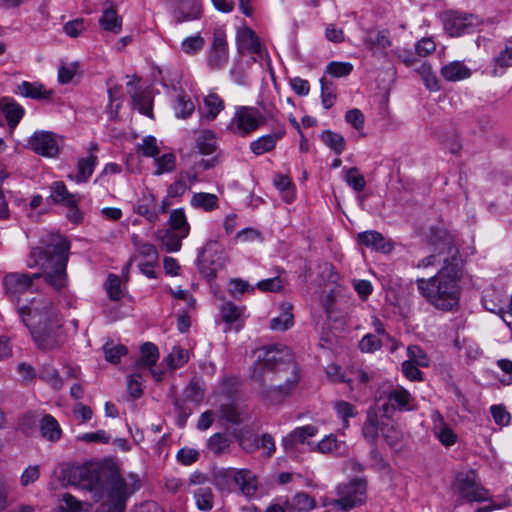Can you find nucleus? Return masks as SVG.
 I'll return each mask as SVG.
<instances>
[{
  "instance_id": "f257e3e1",
  "label": "nucleus",
  "mask_w": 512,
  "mask_h": 512,
  "mask_svg": "<svg viewBox=\"0 0 512 512\" xmlns=\"http://www.w3.org/2000/svg\"><path fill=\"white\" fill-rule=\"evenodd\" d=\"M69 250V240L60 234L51 233L46 239H42L41 246L31 249L28 267L39 266L43 272L6 274L3 278V287L8 299L14 302L18 309L29 305L33 298H29V295L39 289V280L42 278L57 291L66 287Z\"/></svg>"
},
{
  "instance_id": "f03ea898",
  "label": "nucleus",
  "mask_w": 512,
  "mask_h": 512,
  "mask_svg": "<svg viewBox=\"0 0 512 512\" xmlns=\"http://www.w3.org/2000/svg\"><path fill=\"white\" fill-rule=\"evenodd\" d=\"M79 477L78 486L91 493L95 502H100L96 512H124L127 499L141 488L136 473L123 478L120 473L108 467H82L75 471Z\"/></svg>"
},
{
  "instance_id": "7ed1b4c3",
  "label": "nucleus",
  "mask_w": 512,
  "mask_h": 512,
  "mask_svg": "<svg viewBox=\"0 0 512 512\" xmlns=\"http://www.w3.org/2000/svg\"><path fill=\"white\" fill-rule=\"evenodd\" d=\"M251 378L262 387L263 395L278 403L297 386V367L286 348L263 347L254 351Z\"/></svg>"
},
{
  "instance_id": "20e7f679",
  "label": "nucleus",
  "mask_w": 512,
  "mask_h": 512,
  "mask_svg": "<svg viewBox=\"0 0 512 512\" xmlns=\"http://www.w3.org/2000/svg\"><path fill=\"white\" fill-rule=\"evenodd\" d=\"M462 259L457 247H449L448 256L443 258L439 271L429 278H418L419 294L433 308L440 312L457 311L462 293Z\"/></svg>"
},
{
  "instance_id": "39448f33",
  "label": "nucleus",
  "mask_w": 512,
  "mask_h": 512,
  "mask_svg": "<svg viewBox=\"0 0 512 512\" xmlns=\"http://www.w3.org/2000/svg\"><path fill=\"white\" fill-rule=\"evenodd\" d=\"M19 315L40 349L50 351L62 345V317L50 299L33 296L29 305L19 308Z\"/></svg>"
},
{
  "instance_id": "423d86ee",
  "label": "nucleus",
  "mask_w": 512,
  "mask_h": 512,
  "mask_svg": "<svg viewBox=\"0 0 512 512\" xmlns=\"http://www.w3.org/2000/svg\"><path fill=\"white\" fill-rule=\"evenodd\" d=\"M263 112L254 106H237L228 124L235 135L246 137L265 124L267 119H275L277 110L272 105H261Z\"/></svg>"
},
{
  "instance_id": "0eeeda50",
  "label": "nucleus",
  "mask_w": 512,
  "mask_h": 512,
  "mask_svg": "<svg viewBox=\"0 0 512 512\" xmlns=\"http://www.w3.org/2000/svg\"><path fill=\"white\" fill-rule=\"evenodd\" d=\"M450 489L456 497L455 507L465 502H483L488 498L487 490L476 480L473 473H458Z\"/></svg>"
},
{
  "instance_id": "6e6552de",
  "label": "nucleus",
  "mask_w": 512,
  "mask_h": 512,
  "mask_svg": "<svg viewBox=\"0 0 512 512\" xmlns=\"http://www.w3.org/2000/svg\"><path fill=\"white\" fill-rule=\"evenodd\" d=\"M232 480L246 497H254L258 490V479L255 473L249 469L225 468L215 475V484L223 489L224 481Z\"/></svg>"
},
{
  "instance_id": "1a4fd4ad",
  "label": "nucleus",
  "mask_w": 512,
  "mask_h": 512,
  "mask_svg": "<svg viewBox=\"0 0 512 512\" xmlns=\"http://www.w3.org/2000/svg\"><path fill=\"white\" fill-rule=\"evenodd\" d=\"M440 17L444 31L450 37H460L464 34L473 33L481 24L478 16L454 10L445 11Z\"/></svg>"
},
{
  "instance_id": "9d476101",
  "label": "nucleus",
  "mask_w": 512,
  "mask_h": 512,
  "mask_svg": "<svg viewBox=\"0 0 512 512\" xmlns=\"http://www.w3.org/2000/svg\"><path fill=\"white\" fill-rule=\"evenodd\" d=\"M366 489L367 485L364 479H356L341 485L337 489L338 498L333 500L331 505L342 512H347L365 501Z\"/></svg>"
},
{
  "instance_id": "9b49d317",
  "label": "nucleus",
  "mask_w": 512,
  "mask_h": 512,
  "mask_svg": "<svg viewBox=\"0 0 512 512\" xmlns=\"http://www.w3.org/2000/svg\"><path fill=\"white\" fill-rule=\"evenodd\" d=\"M216 246V242L207 243L198 256L199 271L208 280L214 279L218 270L224 267L223 253L214 249Z\"/></svg>"
},
{
  "instance_id": "f8f14e48",
  "label": "nucleus",
  "mask_w": 512,
  "mask_h": 512,
  "mask_svg": "<svg viewBox=\"0 0 512 512\" xmlns=\"http://www.w3.org/2000/svg\"><path fill=\"white\" fill-rule=\"evenodd\" d=\"M27 146L38 155L54 158L59 153V138L49 131H35L28 139Z\"/></svg>"
},
{
  "instance_id": "ddd939ff",
  "label": "nucleus",
  "mask_w": 512,
  "mask_h": 512,
  "mask_svg": "<svg viewBox=\"0 0 512 512\" xmlns=\"http://www.w3.org/2000/svg\"><path fill=\"white\" fill-rule=\"evenodd\" d=\"M415 407L416 401L411 393L402 386H396L387 392V401L383 404L382 409L384 413L407 412L414 410Z\"/></svg>"
},
{
  "instance_id": "4468645a",
  "label": "nucleus",
  "mask_w": 512,
  "mask_h": 512,
  "mask_svg": "<svg viewBox=\"0 0 512 512\" xmlns=\"http://www.w3.org/2000/svg\"><path fill=\"white\" fill-rule=\"evenodd\" d=\"M245 307H240L233 302L226 301L220 307L221 320L225 323L226 327L224 332L227 333L231 330L236 332L244 327L245 323Z\"/></svg>"
},
{
  "instance_id": "2eb2a0df",
  "label": "nucleus",
  "mask_w": 512,
  "mask_h": 512,
  "mask_svg": "<svg viewBox=\"0 0 512 512\" xmlns=\"http://www.w3.org/2000/svg\"><path fill=\"white\" fill-rule=\"evenodd\" d=\"M228 45L224 34L216 32L207 56V63L211 69L224 68L228 62Z\"/></svg>"
},
{
  "instance_id": "dca6fc26",
  "label": "nucleus",
  "mask_w": 512,
  "mask_h": 512,
  "mask_svg": "<svg viewBox=\"0 0 512 512\" xmlns=\"http://www.w3.org/2000/svg\"><path fill=\"white\" fill-rule=\"evenodd\" d=\"M236 42L240 53H252L260 58H263L266 53L259 37L249 27H242L237 30Z\"/></svg>"
},
{
  "instance_id": "f3484780",
  "label": "nucleus",
  "mask_w": 512,
  "mask_h": 512,
  "mask_svg": "<svg viewBox=\"0 0 512 512\" xmlns=\"http://www.w3.org/2000/svg\"><path fill=\"white\" fill-rule=\"evenodd\" d=\"M134 211L138 215L144 217L146 221L151 224H154L159 220L156 197L148 189L142 191V195L138 199L137 204L134 207Z\"/></svg>"
},
{
  "instance_id": "a211bd4d",
  "label": "nucleus",
  "mask_w": 512,
  "mask_h": 512,
  "mask_svg": "<svg viewBox=\"0 0 512 512\" xmlns=\"http://www.w3.org/2000/svg\"><path fill=\"white\" fill-rule=\"evenodd\" d=\"M49 189L50 196L48 199L56 205L74 206L79 204L82 199L81 195L69 192L63 181L53 182Z\"/></svg>"
},
{
  "instance_id": "6ab92c4d",
  "label": "nucleus",
  "mask_w": 512,
  "mask_h": 512,
  "mask_svg": "<svg viewBox=\"0 0 512 512\" xmlns=\"http://www.w3.org/2000/svg\"><path fill=\"white\" fill-rule=\"evenodd\" d=\"M285 129L279 128L272 133L263 135L249 144V148L256 156L273 151L277 143L284 137Z\"/></svg>"
},
{
  "instance_id": "aec40b11",
  "label": "nucleus",
  "mask_w": 512,
  "mask_h": 512,
  "mask_svg": "<svg viewBox=\"0 0 512 512\" xmlns=\"http://www.w3.org/2000/svg\"><path fill=\"white\" fill-rule=\"evenodd\" d=\"M203 107H199L198 111L202 121L211 122L216 119L218 114L224 110V100L216 93H210L204 97Z\"/></svg>"
},
{
  "instance_id": "412c9836",
  "label": "nucleus",
  "mask_w": 512,
  "mask_h": 512,
  "mask_svg": "<svg viewBox=\"0 0 512 512\" xmlns=\"http://www.w3.org/2000/svg\"><path fill=\"white\" fill-rule=\"evenodd\" d=\"M16 93L33 100H45L51 98L53 91L47 89L39 82L22 81L17 85Z\"/></svg>"
},
{
  "instance_id": "4be33fe9",
  "label": "nucleus",
  "mask_w": 512,
  "mask_h": 512,
  "mask_svg": "<svg viewBox=\"0 0 512 512\" xmlns=\"http://www.w3.org/2000/svg\"><path fill=\"white\" fill-rule=\"evenodd\" d=\"M201 13L200 0H180L179 7L174 11V17L178 23H181L199 19Z\"/></svg>"
},
{
  "instance_id": "5701e85b",
  "label": "nucleus",
  "mask_w": 512,
  "mask_h": 512,
  "mask_svg": "<svg viewBox=\"0 0 512 512\" xmlns=\"http://www.w3.org/2000/svg\"><path fill=\"white\" fill-rule=\"evenodd\" d=\"M317 433L318 429L313 425L297 427L283 438L282 443L286 450L293 449L296 444L306 443L308 438L314 437Z\"/></svg>"
},
{
  "instance_id": "b1692460",
  "label": "nucleus",
  "mask_w": 512,
  "mask_h": 512,
  "mask_svg": "<svg viewBox=\"0 0 512 512\" xmlns=\"http://www.w3.org/2000/svg\"><path fill=\"white\" fill-rule=\"evenodd\" d=\"M358 241L375 251L389 253L392 245L387 242L383 235L375 230L365 231L358 234Z\"/></svg>"
},
{
  "instance_id": "393cba45",
  "label": "nucleus",
  "mask_w": 512,
  "mask_h": 512,
  "mask_svg": "<svg viewBox=\"0 0 512 512\" xmlns=\"http://www.w3.org/2000/svg\"><path fill=\"white\" fill-rule=\"evenodd\" d=\"M450 246L456 247V245L453 243V238L450 235L445 234L441 246L436 247L434 253L421 259L416 266L418 268H428L443 263V258L448 256V250Z\"/></svg>"
},
{
  "instance_id": "a878e982",
  "label": "nucleus",
  "mask_w": 512,
  "mask_h": 512,
  "mask_svg": "<svg viewBox=\"0 0 512 512\" xmlns=\"http://www.w3.org/2000/svg\"><path fill=\"white\" fill-rule=\"evenodd\" d=\"M195 146L198 152L202 155H212L220 152L218 151L216 134L214 131L209 129H203L197 133Z\"/></svg>"
},
{
  "instance_id": "bb28decb",
  "label": "nucleus",
  "mask_w": 512,
  "mask_h": 512,
  "mask_svg": "<svg viewBox=\"0 0 512 512\" xmlns=\"http://www.w3.org/2000/svg\"><path fill=\"white\" fill-rule=\"evenodd\" d=\"M97 161L98 158L93 153H90L87 157L80 158L77 163V173L68 175V178L78 184L87 182L94 172Z\"/></svg>"
},
{
  "instance_id": "cd10ccee",
  "label": "nucleus",
  "mask_w": 512,
  "mask_h": 512,
  "mask_svg": "<svg viewBox=\"0 0 512 512\" xmlns=\"http://www.w3.org/2000/svg\"><path fill=\"white\" fill-rule=\"evenodd\" d=\"M441 76L449 81L456 82L471 76V70L461 61H452L441 67Z\"/></svg>"
},
{
  "instance_id": "c85d7f7f",
  "label": "nucleus",
  "mask_w": 512,
  "mask_h": 512,
  "mask_svg": "<svg viewBox=\"0 0 512 512\" xmlns=\"http://www.w3.org/2000/svg\"><path fill=\"white\" fill-rule=\"evenodd\" d=\"M187 236L174 231L173 229L158 230L156 238L161 242V245L167 252H177L181 249L182 241Z\"/></svg>"
},
{
  "instance_id": "c756f323",
  "label": "nucleus",
  "mask_w": 512,
  "mask_h": 512,
  "mask_svg": "<svg viewBox=\"0 0 512 512\" xmlns=\"http://www.w3.org/2000/svg\"><path fill=\"white\" fill-rule=\"evenodd\" d=\"M99 24L106 31L114 34L120 33L122 29V19L118 16L116 8L112 4L108 6H106V4L104 5Z\"/></svg>"
},
{
  "instance_id": "7c9ffc66",
  "label": "nucleus",
  "mask_w": 512,
  "mask_h": 512,
  "mask_svg": "<svg viewBox=\"0 0 512 512\" xmlns=\"http://www.w3.org/2000/svg\"><path fill=\"white\" fill-rule=\"evenodd\" d=\"M379 430L381 431V423L379 421L378 413L376 409L369 408L366 420L362 427V434L368 442L374 444L378 439Z\"/></svg>"
},
{
  "instance_id": "2f4dec72",
  "label": "nucleus",
  "mask_w": 512,
  "mask_h": 512,
  "mask_svg": "<svg viewBox=\"0 0 512 512\" xmlns=\"http://www.w3.org/2000/svg\"><path fill=\"white\" fill-rule=\"evenodd\" d=\"M140 352L141 356L135 363V369L139 371L144 368H153L159 359L157 346L151 342H145L141 346Z\"/></svg>"
},
{
  "instance_id": "473e14b6",
  "label": "nucleus",
  "mask_w": 512,
  "mask_h": 512,
  "mask_svg": "<svg viewBox=\"0 0 512 512\" xmlns=\"http://www.w3.org/2000/svg\"><path fill=\"white\" fill-rule=\"evenodd\" d=\"M381 435L392 449L402 448L403 434L391 420L381 422Z\"/></svg>"
},
{
  "instance_id": "72a5a7b5",
  "label": "nucleus",
  "mask_w": 512,
  "mask_h": 512,
  "mask_svg": "<svg viewBox=\"0 0 512 512\" xmlns=\"http://www.w3.org/2000/svg\"><path fill=\"white\" fill-rule=\"evenodd\" d=\"M41 436L49 442H57L62 436V429L58 421L50 414L45 415L40 421Z\"/></svg>"
},
{
  "instance_id": "f704fd0d",
  "label": "nucleus",
  "mask_w": 512,
  "mask_h": 512,
  "mask_svg": "<svg viewBox=\"0 0 512 512\" xmlns=\"http://www.w3.org/2000/svg\"><path fill=\"white\" fill-rule=\"evenodd\" d=\"M190 205L195 209L212 212L219 207V199L215 194L198 192L192 195Z\"/></svg>"
},
{
  "instance_id": "c9c22d12",
  "label": "nucleus",
  "mask_w": 512,
  "mask_h": 512,
  "mask_svg": "<svg viewBox=\"0 0 512 512\" xmlns=\"http://www.w3.org/2000/svg\"><path fill=\"white\" fill-rule=\"evenodd\" d=\"M280 314L270 321V328L274 331H286L294 324L292 305L283 303L280 305Z\"/></svg>"
},
{
  "instance_id": "e433bc0d",
  "label": "nucleus",
  "mask_w": 512,
  "mask_h": 512,
  "mask_svg": "<svg viewBox=\"0 0 512 512\" xmlns=\"http://www.w3.org/2000/svg\"><path fill=\"white\" fill-rule=\"evenodd\" d=\"M2 112L11 128H15L25 114V109L13 99L4 98Z\"/></svg>"
},
{
  "instance_id": "4c0bfd02",
  "label": "nucleus",
  "mask_w": 512,
  "mask_h": 512,
  "mask_svg": "<svg viewBox=\"0 0 512 512\" xmlns=\"http://www.w3.org/2000/svg\"><path fill=\"white\" fill-rule=\"evenodd\" d=\"M512 67V46H506L492 60V74L501 76L505 71Z\"/></svg>"
},
{
  "instance_id": "58836bf2",
  "label": "nucleus",
  "mask_w": 512,
  "mask_h": 512,
  "mask_svg": "<svg viewBox=\"0 0 512 512\" xmlns=\"http://www.w3.org/2000/svg\"><path fill=\"white\" fill-rule=\"evenodd\" d=\"M315 500L305 492L295 494L290 500L286 501V505L298 512H308L315 507Z\"/></svg>"
},
{
  "instance_id": "ea45409f",
  "label": "nucleus",
  "mask_w": 512,
  "mask_h": 512,
  "mask_svg": "<svg viewBox=\"0 0 512 512\" xmlns=\"http://www.w3.org/2000/svg\"><path fill=\"white\" fill-rule=\"evenodd\" d=\"M438 421L434 423V433L444 446H452L456 443L457 435L447 426L442 417L437 415Z\"/></svg>"
},
{
  "instance_id": "a19ab883",
  "label": "nucleus",
  "mask_w": 512,
  "mask_h": 512,
  "mask_svg": "<svg viewBox=\"0 0 512 512\" xmlns=\"http://www.w3.org/2000/svg\"><path fill=\"white\" fill-rule=\"evenodd\" d=\"M344 446L345 444L343 442L338 441L337 438L331 434L323 438L316 445L311 446V450L322 454L341 453Z\"/></svg>"
},
{
  "instance_id": "79ce46f5",
  "label": "nucleus",
  "mask_w": 512,
  "mask_h": 512,
  "mask_svg": "<svg viewBox=\"0 0 512 512\" xmlns=\"http://www.w3.org/2000/svg\"><path fill=\"white\" fill-rule=\"evenodd\" d=\"M320 139L337 155H340L345 150L346 142L341 134L326 130L321 133Z\"/></svg>"
},
{
  "instance_id": "37998d69",
  "label": "nucleus",
  "mask_w": 512,
  "mask_h": 512,
  "mask_svg": "<svg viewBox=\"0 0 512 512\" xmlns=\"http://www.w3.org/2000/svg\"><path fill=\"white\" fill-rule=\"evenodd\" d=\"M169 229L180 232L184 234V236L189 235L190 225L183 209H175L171 212L169 217Z\"/></svg>"
},
{
  "instance_id": "c03bdc74",
  "label": "nucleus",
  "mask_w": 512,
  "mask_h": 512,
  "mask_svg": "<svg viewBox=\"0 0 512 512\" xmlns=\"http://www.w3.org/2000/svg\"><path fill=\"white\" fill-rule=\"evenodd\" d=\"M196 506L201 511H210L214 504V495L209 487H199L194 491Z\"/></svg>"
},
{
  "instance_id": "a18cd8bd",
  "label": "nucleus",
  "mask_w": 512,
  "mask_h": 512,
  "mask_svg": "<svg viewBox=\"0 0 512 512\" xmlns=\"http://www.w3.org/2000/svg\"><path fill=\"white\" fill-rule=\"evenodd\" d=\"M230 444V439L222 433H215L207 440V448L214 455L228 451Z\"/></svg>"
},
{
  "instance_id": "49530a36",
  "label": "nucleus",
  "mask_w": 512,
  "mask_h": 512,
  "mask_svg": "<svg viewBox=\"0 0 512 512\" xmlns=\"http://www.w3.org/2000/svg\"><path fill=\"white\" fill-rule=\"evenodd\" d=\"M132 100L134 106L139 110L141 114L152 116L151 99L147 92L135 88L132 92Z\"/></svg>"
},
{
  "instance_id": "de8ad7c7",
  "label": "nucleus",
  "mask_w": 512,
  "mask_h": 512,
  "mask_svg": "<svg viewBox=\"0 0 512 512\" xmlns=\"http://www.w3.org/2000/svg\"><path fill=\"white\" fill-rule=\"evenodd\" d=\"M344 172V180L350 188L356 192H361L365 189V178L357 167L346 168Z\"/></svg>"
},
{
  "instance_id": "09e8293b",
  "label": "nucleus",
  "mask_w": 512,
  "mask_h": 512,
  "mask_svg": "<svg viewBox=\"0 0 512 512\" xmlns=\"http://www.w3.org/2000/svg\"><path fill=\"white\" fill-rule=\"evenodd\" d=\"M175 115L180 119L189 118L195 110L194 103L187 95H179L173 105Z\"/></svg>"
},
{
  "instance_id": "8fccbe9b",
  "label": "nucleus",
  "mask_w": 512,
  "mask_h": 512,
  "mask_svg": "<svg viewBox=\"0 0 512 512\" xmlns=\"http://www.w3.org/2000/svg\"><path fill=\"white\" fill-rule=\"evenodd\" d=\"M320 84L322 105L325 109H329L334 105L336 100L335 86L325 78H321Z\"/></svg>"
},
{
  "instance_id": "3c124183",
  "label": "nucleus",
  "mask_w": 512,
  "mask_h": 512,
  "mask_svg": "<svg viewBox=\"0 0 512 512\" xmlns=\"http://www.w3.org/2000/svg\"><path fill=\"white\" fill-rule=\"evenodd\" d=\"M188 351L175 346L166 358V362L171 369L182 367L188 361Z\"/></svg>"
},
{
  "instance_id": "603ef678",
  "label": "nucleus",
  "mask_w": 512,
  "mask_h": 512,
  "mask_svg": "<svg viewBox=\"0 0 512 512\" xmlns=\"http://www.w3.org/2000/svg\"><path fill=\"white\" fill-rule=\"evenodd\" d=\"M186 401H190L195 405H200L204 399V388L198 381L192 380L184 391Z\"/></svg>"
},
{
  "instance_id": "864d4df0",
  "label": "nucleus",
  "mask_w": 512,
  "mask_h": 512,
  "mask_svg": "<svg viewBox=\"0 0 512 512\" xmlns=\"http://www.w3.org/2000/svg\"><path fill=\"white\" fill-rule=\"evenodd\" d=\"M105 359L111 363H118L120 357L127 353V348L123 345H115L113 342H107L103 346Z\"/></svg>"
},
{
  "instance_id": "5fc2aeb1",
  "label": "nucleus",
  "mask_w": 512,
  "mask_h": 512,
  "mask_svg": "<svg viewBox=\"0 0 512 512\" xmlns=\"http://www.w3.org/2000/svg\"><path fill=\"white\" fill-rule=\"evenodd\" d=\"M204 44V39L199 34H197L195 36L185 38L181 43V50L185 54L194 55L203 49Z\"/></svg>"
},
{
  "instance_id": "6e6d98bb",
  "label": "nucleus",
  "mask_w": 512,
  "mask_h": 512,
  "mask_svg": "<svg viewBox=\"0 0 512 512\" xmlns=\"http://www.w3.org/2000/svg\"><path fill=\"white\" fill-rule=\"evenodd\" d=\"M106 290L111 300L117 301L122 298L121 280L117 275L109 274L106 281Z\"/></svg>"
},
{
  "instance_id": "4d7b16f0",
  "label": "nucleus",
  "mask_w": 512,
  "mask_h": 512,
  "mask_svg": "<svg viewBox=\"0 0 512 512\" xmlns=\"http://www.w3.org/2000/svg\"><path fill=\"white\" fill-rule=\"evenodd\" d=\"M352 70L353 65L349 62H330L326 67V72L336 78L348 76Z\"/></svg>"
},
{
  "instance_id": "13d9d810",
  "label": "nucleus",
  "mask_w": 512,
  "mask_h": 512,
  "mask_svg": "<svg viewBox=\"0 0 512 512\" xmlns=\"http://www.w3.org/2000/svg\"><path fill=\"white\" fill-rule=\"evenodd\" d=\"M407 361H412L418 366L426 367L428 366V358L424 351L417 345H411L407 348Z\"/></svg>"
},
{
  "instance_id": "bf43d9fd",
  "label": "nucleus",
  "mask_w": 512,
  "mask_h": 512,
  "mask_svg": "<svg viewBox=\"0 0 512 512\" xmlns=\"http://www.w3.org/2000/svg\"><path fill=\"white\" fill-rule=\"evenodd\" d=\"M366 42L370 45L371 48L379 47L381 49H386L391 44L388 33L386 31H378L374 35L370 33L366 39Z\"/></svg>"
},
{
  "instance_id": "052dcab7",
  "label": "nucleus",
  "mask_w": 512,
  "mask_h": 512,
  "mask_svg": "<svg viewBox=\"0 0 512 512\" xmlns=\"http://www.w3.org/2000/svg\"><path fill=\"white\" fill-rule=\"evenodd\" d=\"M337 415L343 420L344 427L348 426V418L356 415L355 407L346 401H338L335 403Z\"/></svg>"
},
{
  "instance_id": "680f3d73",
  "label": "nucleus",
  "mask_w": 512,
  "mask_h": 512,
  "mask_svg": "<svg viewBox=\"0 0 512 512\" xmlns=\"http://www.w3.org/2000/svg\"><path fill=\"white\" fill-rule=\"evenodd\" d=\"M142 376L140 373L135 372L128 376L127 380V389L129 394L133 398H139L141 397L143 390H142Z\"/></svg>"
},
{
  "instance_id": "e2e57ef3",
  "label": "nucleus",
  "mask_w": 512,
  "mask_h": 512,
  "mask_svg": "<svg viewBox=\"0 0 512 512\" xmlns=\"http://www.w3.org/2000/svg\"><path fill=\"white\" fill-rule=\"evenodd\" d=\"M40 377L55 389H61L63 386L62 379L53 367H44L41 371Z\"/></svg>"
},
{
  "instance_id": "0e129e2a",
  "label": "nucleus",
  "mask_w": 512,
  "mask_h": 512,
  "mask_svg": "<svg viewBox=\"0 0 512 512\" xmlns=\"http://www.w3.org/2000/svg\"><path fill=\"white\" fill-rule=\"evenodd\" d=\"M157 170L156 174L160 175L165 172H170L175 167V156L171 153L162 155L156 158Z\"/></svg>"
},
{
  "instance_id": "69168bd1",
  "label": "nucleus",
  "mask_w": 512,
  "mask_h": 512,
  "mask_svg": "<svg viewBox=\"0 0 512 512\" xmlns=\"http://www.w3.org/2000/svg\"><path fill=\"white\" fill-rule=\"evenodd\" d=\"M381 341L373 334H366L359 342V348L362 352L372 353L380 349Z\"/></svg>"
},
{
  "instance_id": "338daca9",
  "label": "nucleus",
  "mask_w": 512,
  "mask_h": 512,
  "mask_svg": "<svg viewBox=\"0 0 512 512\" xmlns=\"http://www.w3.org/2000/svg\"><path fill=\"white\" fill-rule=\"evenodd\" d=\"M40 476V468L38 465L28 466L20 476V483L23 487L36 482Z\"/></svg>"
},
{
  "instance_id": "774afa93",
  "label": "nucleus",
  "mask_w": 512,
  "mask_h": 512,
  "mask_svg": "<svg viewBox=\"0 0 512 512\" xmlns=\"http://www.w3.org/2000/svg\"><path fill=\"white\" fill-rule=\"evenodd\" d=\"M85 29V21L82 18L71 20L63 27L64 32L70 37H78Z\"/></svg>"
}]
</instances>
